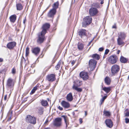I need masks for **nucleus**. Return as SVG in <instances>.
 I'll use <instances>...</instances> for the list:
<instances>
[{"instance_id":"nucleus-6","label":"nucleus","mask_w":129,"mask_h":129,"mask_svg":"<svg viewBox=\"0 0 129 129\" xmlns=\"http://www.w3.org/2000/svg\"><path fill=\"white\" fill-rule=\"evenodd\" d=\"M120 67L118 65L115 64L111 68V71L112 75H115L119 72Z\"/></svg>"},{"instance_id":"nucleus-61","label":"nucleus","mask_w":129,"mask_h":129,"mask_svg":"<svg viewBox=\"0 0 129 129\" xmlns=\"http://www.w3.org/2000/svg\"><path fill=\"white\" fill-rule=\"evenodd\" d=\"M120 50H118L117 51V53L118 54H119L120 53Z\"/></svg>"},{"instance_id":"nucleus-34","label":"nucleus","mask_w":129,"mask_h":129,"mask_svg":"<svg viewBox=\"0 0 129 129\" xmlns=\"http://www.w3.org/2000/svg\"><path fill=\"white\" fill-rule=\"evenodd\" d=\"M104 114L106 116L109 117L110 116L111 113L109 111L104 110L103 112Z\"/></svg>"},{"instance_id":"nucleus-46","label":"nucleus","mask_w":129,"mask_h":129,"mask_svg":"<svg viewBox=\"0 0 129 129\" xmlns=\"http://www.w3.org/2000/svg\"><path fill=\"white\" fill-rule=\"evenodd\" d=\"M104 48L103 47H101L99 49V51H102L104 50Z\"/></svg>"},{"instance_id":"nucleus-14","label":"nucleus","mask_w":129,"mask_h":129,"mask_svg":"<svg viewBox=\"0 0 129 129\" xmlns=\"http://www.w3.org/2000/svg\"><path fill=\"white\" fill-rule=\"evenodd\" d=\"M56 10H54L52 9L50 10L47 14V16L49 18H53L54 16L56 14Z\"/></svg>"},{"instance_id":"nucleus-48","label":"nucleus","mask_w":129,"mask_h":129,"mask_svg":"<svg viewBox=\"0 0 129 129\" xmlns=\"http://www.w3.org/2000/svg\"><path fill=\"white\" fill-rule=\"evenodd\" d=\"M35 90L33 89L31 91V92L30 93V94H33L35 92Z\"/></svg>"},{"instance_id":"nucleus-18","label":"nucleus","mask_w":129,"mask_h":129,"mask_svg":"<svg viewBox=\"0 0 129 129\" xmlns=\"http://www.w3.org/2000/svg\"><path fill=\"white\" fill-rule=\"evenodd\" d=\"M61 104L65 108H68L70 107V105L69 103L64 101H62Z\"/></svg>"},{"instance_id":"nucleus-13","label":"nucleus","mask_w":129,"mask_h":129,"mask_svg":"<svg viewBox=\"0 0 129 129\" xmlns=\"http://www.w3.org/2000/svg\"><path fill=\"white\" fill-rule=\"evenodd\" d=\"M79 75L80 77L84 80H86L88 79V73L87 72H82L80 73Z\"/></svg>"},{"instance_id":"nucleus-15","label":"nucleus","mask_w":129,"mask_h":129,"mask_svg":"<svg viewBox=\"0 0 129 129\" xmlns=\"http://www.w3.org/2000/svg\"><path fill=\"white\" fill-rule=\"evenodd\" d=\"M78 35L81 38H82L83 36H86V31L85 29H79L78 31Z\"/></svg>"},{"instance_id":"nucleus-32","label":"nucleus","mask_w":129,"mask_h":129,"mask_svg":"<svg viewBox=\"0 0 129 129\" xmlns=\"http://www.w3.org/2000/svg\"><path fill=\"white\" fill-rule=\"evenodd\" d=\"M74 84L75 86L77 87L81 86L82 84V82L79 80L75 81L74 82Z\"/></svg>"},{"instance_id":"nucleus-22","label":"nucleus","mask_w":129,"mask_h":129,"mask_svg":"<svg viewBox=\"0 0 129 129\" xmlns=\"http://www.w3.org/2000/svg\"><path fill=\"white\" fill-rule=\"evenodd\" d=\"M91 7L96 8L97 9L101 8L100 4L97 2L93 3L91 5Z\"/></svg>"},{"instance_id":"nucleus-2","label":"nucleus","mask_w":129,"mask_h":129,"mask_svg":"<svg viewBox=\"0 0 129 129\" xmlns=\"http://www.w3.org/2000/svg\"><path fill=\"white\" fill-rule=\"evenodd\" d=\"M45 34L41 32L38 34V38L37 41L38 43L41 44L43 43L46 39L45 36Z\"/></svg>"},{"instance_id":"nucleus-55","label":"nucleus","mask_w":129,"mask_h":129,"mask_svg":"<svg viewBox=\"0 0 129 129\" xmlns=\"http://www.w3.org/2000/svg\"><path fill=\"white\" fill-rule=\"evenodd\" d=\"M26 17H25L24 19V20L23 21V23L24 24L25 23V22L26 21Z\"/></svg>"},{"instance_id":"nucleus-17","label":"nucleus","mask_w":129,"mask_h":129,"mask_svg":"<svg viewBox=\"0 0 129 129\" xmlns=\"http://www.w3.org/2000/svg\"><path fill=\"white\" fill-rule=\"evenodd\" d=\"M105 123L107 126L109 128H111L113 126V123L110 119H106L105 121Z\"/></svg>"},{"instance_id":"nucleus-7","label":"nucleus","mask_w":129,"mask_h":129,"mask_svg":"<svg viewBox=\"0 0 129 129\" xmlns=\"http://www.w3.org/2000/svg\"><path fill=\"white\" fill-rule=\"evenodd\" d=\"M16 45L17 43L15 41L9 42L7 44V48L9 50H13L16 46Z\"/></svg>"},{"instance_id":"nucleus-4","label":"nucleus","mask_w":129,"mask_h":129,"mask_svg":"<svg viewBox=\"0 0 129 129\" xmlns=\"http://www.w3.org/2000/svg\"><path fill=\"white\" fill-rule=\"evenodd\" d=\"M26 121L28 123L35 124L36 123V118L34 116L30 115H27L25 118Z\"/></svg>"},{"instance_id":"nucleus-20","label":"nucleus","mask_w":129,"mask_h":129,"mask_svg":"<svg viewBox=\"0 0 129 129\" xmlns=\"http://www.w3.org/2000/svg\"><path fill=\"white\" fill-rule=\"evenodd\" d=\"M118 38L124 39L126 37V34L123 32H120L118 34Z\"/></svg>"},{"instance_id":"nucleus-31","label":"nucleus","mask_w":129,"mask_h":129,"mask_svg":"<svg viewBox=\"0 0 129 129\" xmlns=\"http://www.w3.org/2000/svg\"><path fill=\"white\" fill-rule=\"evenodd\" d=\"M72 88L73 89L75 90L78 92H80L82 91V89L81 88L75 86V85H73Z\"/></svg>"},{"instance_id":"nucleus-28","label":"nucleus","mask_w":129,"mask_h":129,"mask_svg":"<svg viewBox=\"0 0 129 129\" xmlns=\"http://www.w3.org/2000/svg\"><path fill=\"white\" fill-rule=\"evenodd\" d=\"M111 87H104L102 89L104 90L106 93H109L111 90Z\"/></svg>"},{"instance_id":"nucleus-38","label":"nucleus","mask_w":129,"mask_h":129,"mask_svg":"<svg viewBox=\"0 0 129 129\" xmlns=\"http://www.w3.org/2000/svg\"><path fill=\"white\" fill-rule=\"evenodd\" d=\"M107 96H104L100 100L101 103L100 105H101L102 103L104 102Z\"/></svg>"},{"instance_id":"nucleus-53","label":"nucleus","mask_w":129,"mask_h":129,"mask_svg":"<svg viewBox=\"0 0 129 129\" xmlns=\"http://www.w3.org/2000/svg\"><path fill=\"white\" fill-rule=\"evenodd\" d=\"M75 61L74 60H73L71 62V64H72V65H73L75 63Z\"/></svg>"},{"instance_id":"nucleus-47","label":"nucleus","mask_w":129,"mask_h":129,"mask_svg":"<svg viewBox=\"0 0 129 129\" xmlns=\"http://www.w3.org/2000/svg\"><path fill=\"white\" fill-rule=\"evenodd\" d=\"M66 121V122H65L66 124V127H67L68 126V125L69 124V123L68 119V120H67Z\"/></svg>"},{"instance_id":"nucleus-49","label":"nucleus","mask_w":129,"mask_h":129,"mask_svg":"<svg viewBox=\"0 0 129 129\" xmlns=\"http://www.w3.org/2000/svg\"><path fill=\"white\" fill-rule=\"evenodd\" d=\"M58 109H59V110H63V108H62V107H61L60 106H59L58 107Z\"/></svg>"},{"instance_id":"nucleus-40","label":"nucleus","mask_w":129,"mask_h":129,"mask_svg":"<svg viewBox=\"0 0 129 129\" xmlns=\"http://www.w3.org/2000/svg\"><path fill=\"white\" fill-rule=\"evenodd\" d=\"M11 73L13 74H15L16 73V70L15 68H14L12 69Z\"/></svg>"},{"instance_id":"nucleus-63","label":"nucleus","mask_w":129,"mask_h":129,"mask_svg":"<svg viewBox=\"0 0 129 129\" xmlns=\"http://www.w3.org/2000/svg\"><path fill=\"white\" fill-rule=\"evenodd\" d=\"M85 116H86L87 115V112L86 111H85Z\"/></svg>"},{"instance_id":"nucleus-8","label":"nucleus","mask_w":129,"mask_h":129,"mask_svg":"<svg viewBox=\"0 0 129 129\" xmlns=\"http://www.w3.org/2000/svg\"><path fill=\"white\" fill-rule=\"evenodd\" d=\"M50 25L49 23H46L44 24L42 26V30L41 32L46 34L47 33V30L50 28Z\"/></svg>"},{"instance_id":"nucleus-29","label":"nucleus","mask_w":129,"mask_h":129,"mask_svg":"<svg viewBox=\"0 0 129 129\" xmlns=\"http://www.w3.org/2000/svg\"><path fill=\"white\" fill-rule=\"evenodd\" d=\"M128 59L121 56L120 58V61L122 63H126L128 61Z\"/></svg>"},{"instance_id":"nucleus-44","label":"nucleus","mask_w":129,"mask_h":129,"mask_svg":"<svg viewBox=\"0 0 129 129\" xmlns=\"http://www.w3.org/2000/svg\"><path fill=\"white\" fill-rule=\"evenodd\" d=\"M109 50L108 49H106L105 50V52L104 54L105 55L107 54L109 52Z\"/></svg>"},{"instance_id":"nucleus-39","label":"nucleus","mask_w":129,"mask_h":129,"mask_svg":"<svg viewBox=\"0 0 129 129\" xmlns=\"http://www.w3.org/2000/svg\"><path fill=\"white\" fill-rule=\"evenodd\" d=\"M61 117L63 118L65 122H66V121L68 120V118L67 116L65 115H62L61 116Z\"/></svg>"},{"instance_id":"nucleus-57","label":"nucleus","mask_w":129,"mask_h":129,"mask_svg":"<svg viewBox=\"0 0 129 129\" xmlns=\"http://www.w3.org/2000/svg\"><path fill=\"white\" fill-rule=\"evenodd\" d=\"M7 95H6L4 97V100H6L7 98Z\"/></svg>"},{"instance_id":"nucleus-21","label":"nucleus","mask_w":129,"mask_h":129,"mask_svg":"<svg viewBox=\"0 0 129 129\" xmlns=\"http://www.w3.org/2000/svg\"><path fill=\"white\" fill-rule=\"evenodd\" d=\"M67 100L69 102H71L73 100V97L72 94L70 92L66 96Z\"/></svg>"},{"instance_id":"nucleus-5","label":"nucleus","mask_w":129,"mask_h":129,"mask_svg":"<svg viewBox=\"0 0 129 129\" xmlns=\"http://www.w3.org/2000/svg\"><path fill=\"white\" fill-rule=\"evenodd\" d=\"M97 62L94 59H91L89 60V67L91 71L94 70L95 69Z\"/></svg>"},{"instance_id":"nucleus-19","label":"nucleus","mask_w":129,"mask_h":129,"mask_svg":"<svg viewBox=\"0 0 129 129\" xmlns=\"http://www.w3.org/2000/svg\"><path fill=\"white\" fill-rule=\"evenodd\" d=\"M17 18V16L15 14H14L11 16L9 19L10 21L12 23H14L16 21Z\"/></svg>"},{"instance_id":"nucleus-25","label":"nucleus","mask_w":129,"mask_h":129,"mask_svg":"<svg viewBox=\"0 0 129 129\" xmlns=\"http://www.w3.org/2000/svg\"><path fill=\"white\" fill-rule=\"evenodd\" d=\"M123 39L120 38H118L117 39V42L118 44L119 45H124V43L123 41Z\"/></svg>"},{"instance_id":"nucleus-36","label":"nucleus","mask_w":129,"mask_h":129,"mask_svg":"<svg viewBox=\"0 0 129 129\" xmlns=\"http://www.w3.org/2000/svg\"><path fill=\"white\" fill-rule=\"evenodd\" d=\"M41 104L44 106H47L48 104V103L46 100H42L41 101Z\"/></svg>"},{"instance_id":"nucleus-51","label":"nucleus","mask_w":129,"mask_h":129,"mask_svg":"<svg viewBox=\"0 0 129 129\" xmlns=\"http://www.w3.org/2000/svg\"><path fill=\"white\" fill-rule=\"evenodd\" d=\"M8 41H13V39L11 37H9L8 38Z\"/></svg>"},{"instance_id":"nucleus-16","label":"nucleus","mask_w":129,"mask_h":129,"mask_svg":"<svg viewBox=\"0 0 129 129\" xmlns=\"http://www.w3.org/2000/svg\"><path fill=\"white\" fill-rule=\"evenodd\" d=\"M40 51V49L38 47L32 49V53L36 56L39 54Z\"/></svg>"},{"instance_id":"nucleus-64","label":"nucleus","mask_w":129,"mask_h":129,"mask_svg":"<svg viewBox=\"0 0 129 129\" xmlns=\"http://www.w3.org/2000/svg\"><path fill=\"white\" fill-rule=\"evenodd\" d=\"M44 129H50L49 127H47L45 128Z\"/></svg>"},{"instance_id":"nucleus-10","label":"nucleus","mask_w":129,"mask_h":129,"mask_svg":"<svg viewBox=\"0 0 129 129\" xmlns=\"http://www.w3.org/2000/svg\"><path fill=\"white\" fill-rule=\"evenodd\" d=\"M98 12V10L94 7H91L89 9V13L90 16H92L95 15Z\"/></svg>"},{"instance_id":"nucleus-27","label":"nucleus","mask_w":129,"mask_h":129,"mask_svg":"<svg viewBox=\"0 0 129 129\" xmlns=\"http://www.w3.org/2000/svg\"><path fill=\"white\" fill-rule=\"evenodd\" d=\"M84 46V44L83 43L79 42L77 44L78 48L79 50L82 51L83 49Z\"/></svg>"},{"instance_id":"nucleus-1","label":"nucleus","mask_w":129,"mask_h":129,"mask_svg":"<svg viewBox=\"0 0 129 129\" xmlns=\"http://www.w3.org/2000/svg\"><path fill=\"white\" fill-rule=\"evenodd\" d=\"M91 16H87L84 18L82 22V26L86 27L91 23L92 19Z\"/></svg>"},{"instance_id":"nucleus-60","label":"nucleus","mask_w":129,"mask_h":129,"mask_svg":"<svg viewBox=\"0 0 129 129\" xmlns=\"http://www.w3.org/2000/svg\"><path fill=\"white\" fill-rule=\"evenodd\" d=\"M48 122V119H47L46 120L44 123L45 124L46 123Z\"/></svg>"},{"instance_id":"nucleus-3","label":"nucleus","mask_w":129,"mask_h":129,"mask_svg":"<svg viewBox=\"0 0 129 129\" xmlns=\"http://www.w3.org/2000/svg\"><path fill=\"white\" fill-rule=\"evenodd\" d=\"M15 82V80L11 78H9L7 80L6 86L8 88L12 89V90Z\"/></svg>"},{"instance_id":"nucleus-24","label":"nucleus","mask_w":129,"mask_h":129,"mask_svg":"<svg viewBox=\"0 0 129 129\" xmlns=\"http://www.w3.org/2000/svg\"><path fill=\"white\" fill-rule=\"evenodd\" d=\"M59 5V2L58 1L54 3L52 6V9L55 10H56V9L58 7Z\"/></svg>"},{"instance_id":"nucleus-56","label":"nucleus","mask_w":129,"mask_h":129,"mask_svg":"<svg viewBox=\"0 0 129 129\" xmlns=\"http://www.w3.org/2000/svg\"><path fill=\"white\" fill-rule=\"evenodd\" d=\"M116 28V27L115 24L113 26H112V28Z\"/></svg>"},{"instance_id":"nucleus-26","label":"nucleus","mask_w":129,"mask_h":129,"mask_svg":"<svg viewBox=\"0 0 129 129\" xmlns=\"http://www.w3.org/2000/svg\"><path fill=\"white\" fill-rule=\"evenodd\" d=\"M105 82L107 85H109L111 83V80L108 77H106L104 79Z\"/></svg>"},{"instance_id":"nucleus-43","label":"nucleus","mask_w":129,"mask_h":129,"mask_svg":"<svg viewBox=\"0 0 129 129\" xmlns=\"http://www.w3.org/2000/svg\"><path fill=\"white\" fill-rule=\"evenodd\" d=\"M125 116L127 117L129 116V111H127L125 113Z\"/></svg>"},{"instance_id":"nucleus-33","label":"nucleus","mask_w":129,"mask_h":129,"mask_svg":"<svg viewBox=\"0 0 129 129\" xmlns=\"http://www.w3.org/2000/svg\"><path fill=\"white\" fill-rule=\"evenodd\" d=\"M91 57L93 58L98 60H99L100 59V56L99 55L97 54H93Z\"/></svg>"},{"instance_id":"nucleus-45","label":"nucleus","mask_w":129,"mask_h":129,"mask_svg":"<svg viewBox=\"0 0 129 129\" xmlns=\"http://www.w3.org/2000/svg\"><path fill=\"white\" fill-rule=\"evenodd\" d=\"M39 85L37 84L36 86L34 87L33 89L34 90L36 91L37 89V87H39Z\"/></svg>"},{"instance_id":"nucleus-58","label":"nucleus","mask_w":129,"mask_h":129,"mask_svg":"<svg viewBox=\"0 0 129 129\" xmlns=\"http://www.w3.org/2000/svg\"><path fill=\"white\" fill-rule=\"evenodd\" d=\"M3 61V58H0V62H2Z\"/></svg>"},{"instance_id":"nucleus-37","label":"nucleus","mask_w":129,"mask_h":129,"mask_svg":"<svg viewBox=\"0 0 129 129\" xmlns=\"http://www.w3.org/2000/svg\"><path fill=\"white\" fill-rule=\"evenodd\" d=\"M29 53V48L28 47H27L26 48L25 51V56H28Z\"/></svg>"},{"instance_id":"nucleus-52","label":"nucleus","mask_w":129,"mask_h":129,"mask_svg":"<svg viewBox=\"0 0 129 129\" xmlns=\"http://www.w3.org/2000/svg\"><path fill=\"white\" fill-rule=\"evenodd\" d=\"M79 121L80 123V124H81L82 123V120L81 118H80L79 119Z\"/></svg>"},{"instance_id":"nucleus-11","label":"nucleus","mask_w":129,"mask_h":129,"mask_svg":"<svg viewBox=\"0 0 129 129\" xmlns=\"http://www.w3.org/2000/svg\"><path fill=\"white\" fill-rule=\"evenodd\" d=\"M62 119L60 118H56L53 122V125L56 127H59L61 125Z\"/></svg>"},{"instance_id":"nucleus-50","label":"nucleus","mask_w":129,"mask_h":129,"mask_svg":"<svg viewBox=\"0 0 129 129\" xmlns=\"http://www.w3.org/2000/svg\"><path fill=\"white\" fill-rule=\"evenodd\" d=\"M101 1L100 4L101 5H102L104 3V0H100Z\"/></svg>"},{"instance_id":"nucleus-9","label":"nucleus","mask_w":129,"mask_h":129,"mask_svg":"<svg viewBox=\"0 0 129 129\" xmlns=\"http://www.w3.org/2000/svg\"><path fill=\"white\" fill-rule=\"evenodd\" d=\"M118 59V58L116 56L113 55L109 57L108 61L110 63L113 64L116 63Z\"/></svg>"},{"instance_id":"nucleus-30","label":"nucleus","mask_w":129,"mask_h":129,"mask_svg":"<svg viewBox=\"0 0 129 129\" xmlns=\"http://www.w3.org/2000/svg\"><path fill=\"white\" fill-rule=\"evenodd\" d=\"M16 7L17 9L18 10H21L23 9V8L22 5L21 3H19L16 4Z\"/></svg>"},{"instance_id":"nucleus-12","label":"nucleus","mask_w":129,"mask_h":129,"mask_svg":"<svg viewBox=\"0 0 129 129\" xmlns=\"http://www.w3.org/2000/svg\"><path fill=\"white\" fill-rule=\"evenodd\" d=\"M56 75L54 74H51L48 75L46 79L50 82H53L56 80Z\"/></svg>"},{"instance_id":"nucleus-23","label":"nucleus","mask_w":129,"mask_h":129,"mask_svg":"<svg viewBox=\"0 0 129 129\" xmlns=\"http://www.w3.org/2000/svg\"><path fill=\"white\" fill-rule=\"evenodd\" d=\"M38 113L40 115L43 114L44 112V108L42 107H39L38 108Z\"/></svg>"},{"instance_id":"nucleus-42","label":"nucleus","mask_w":129,"mask_h":129,"mask_svg":"<svg viewBox=\"0 0 129 129\" xmlns=\"http://www.w3.org/2000/svg\"><path fill=\"white\" fill-rule=\"evenodd\" d=\"M125 122L127 123H129V119L128 118H125Z\"/></svg>"},{"instance_id":"nucleus-54","label":"nucleus","mask_w":129,"mask_h":129,"mask_svg":"<svg viewBox=\"0 0 129 129\" xmlns=\"http://www.w3.org/2000/svg\"><path fill=\"white\" fill-rule=\"evenodd\" d=\"M23 60H24V62H25L26 61L25 60V58H24V57L23 56H22L21 58V60L22 61Z\"/></svg>"},{"instance_id":"nucleus-59","label":"nucleus","mask_w":129,"mask_h":129,"mask_svg":"<svg viewBox=\"0 0 129 129\" xmlns=\"http://www.w3.org/2000/svg\"><path fill=\"white\" fill-rule=\"evenodd\" d=\"M49 87V86H46V87L44 88L45 89H48Z\"/></svg>"},{"instance_id":"nucleus-35","label":"nucleus","mask_w":129,"mask_h":129,"mask_svg":"<svg viewBox=\"0 0 129 129\" xmlns=\"http://www.w3.org/2000/svg\"><path fill=\"white\" fill-rule=\"evenodd\" d=\"M61 61L60 60L57 63V65L55 66V68L56 70H58L60 68V65L61 63Z\"/></svg>"},{"instance_id":"nucleus-62","label":"nucleus","mask_w":129,"mask_h":129,"mask_svg":"<svg viewBox=\"0 0 129 129\" xmlns=\"http://www.w3.org/2000/svg\"><path fill=\"white\" fill-rule=\"evenodd\" d=\"M91 44V43H90V42H89L88 44L87 45V46H89Z\"/></svg>"},{"instance_id":"nucleus-41","label":"nucleus","mask_w":129,"mask_h":129,"mask_svg":"<svg viewBox=\"0 0 129 129\" xmlns=\"http://www.w3.org/2000/svg\"><path fill=\"white\" fill-rule=\"evenodd\" d=\"M6 71V70L5 69H4L1 71L0 73L2 74L5 73Z\"/></svg>"}]
</instances>
